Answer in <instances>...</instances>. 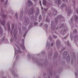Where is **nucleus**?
Wrapping results in <instances>:
<instances>
[{
  "label": "nucleus",
  "instance_id": "f257e3e1",
  "mask_svg": "<svg viewBox=\"0 0 78 78\" xmlns=\"http://www.w3.org/2000/svg\"><path fill=\"white\" fill-rule=\"evenodd\" d=\"M28 3H29V4L30 5H32V4H31V1H30V0H28Z\"/></svg>",
  "mask_w": 78,
  "mask_h": 78
},
{
  "label": "nucleus",
  "instance_id": "f03ea898",
  "mask_svg": "<svg viewBox=\"0 0 78 78\" xmlns=\"http://www.w3.org/2000/svg\"><path fill=\"white\" fill-rule=\"evenodd\" d=\"M46 4V2H43V4L45 5V4Z\"/></svg>",
  "mask_w": 78,
  "mask_h": 78
},
{
  "label": "nucleus",
  "instance_id": "7ed1b4c3",
  "mask_svg": "<svg viewBox=\"0 0 78 78\" xmlns=\"http://www.w3.org/2000/svg\"><path fill=\"white\" fill-rule=\"evenodd\" d=\"M33 9L32 10H31V12H32V13H33Z\"/></svg>",
  "mask_w": 78,
  "mask_h": 78
},
{
  "label": "nucleus",
  "instance_id": "20e7f679",
  "mask_svg": "<svg viewBox=\"0 0 78 78\" xmlns=\"http://www.w3.org/2000/svg\"><path fill=\"white\" fill-rule=\"evenodd\" d=\"M53 44L52 43L51 44V46H53Z\"/></svg>",
  "mask_w": 78,
  "mask_h": 78
},
{
  "label": "nucleus",
  "instance_id": "39448f33",
  "mask_svg": "<svg viewBox=\"0 0 78 78\" xmlns=\"http://www.w3.org/2000/svg\"><path fill=\"white\" fill-rule=\"evenodd\" d=\"M40 5H41V1H40Z\"/></svg>",
  "mask_w": 78,
  "mask_h": 78
},
{
  "label": "nucleus",
  "instance_id": "423d86ee",
  "mask_svg": "<svg viewBox=\"0 0 78 78\" xmlns=\"http://www.w3.org/2000/svg\"><path fill=\"white\" fill-rule=\"evenodd\" d=\"M41 8L42 9H43V8H42V7H41Z\"/></svg>",
  "mask_w": 78,
  "mask_h": 78
},
{
  "label": "nucleus",
  "instance_id": "0eeeda50",
  "mask_svg": "<svg viewBox=\"0 0 78 78\" xmlns=\"http://www.w3.org/2000/svg\"><path fill=\"white\" fill-rule=\"evenodd\" d=\"M64 1H67V0H64Z\"/></svg>",
  "mask_w": 78,
  "mask_h": 78
},
{
  "label": "nucleus",
  "instance_id": "6e6552de",
  "mask_svg": "<svg viewBox=\"0 0 78 78\" xmlns=\"http://www.w3.org/2000/svg\"><path fill=\"white\" fill-rule=\"evenodd\" d=\"M46 47H47V45Z\"/></svg>",
  "mask_w": 78,
  "mask_h": 78
},
{
  "label": "nucleus",
  "instance_id": "1a4fd4ad",
  "mask_svg": "<svg viewBox=\"0 0 78 78\" xmlns=\"http://www.w3.org/2000/svg\"><path fill=\"white\" fill-rule=\"evenodd\" d=\"M49 45H50V44H49Z\"/></svg>",
  "mask_w": 78,
  "mask_h": 78
}]
</instances>
